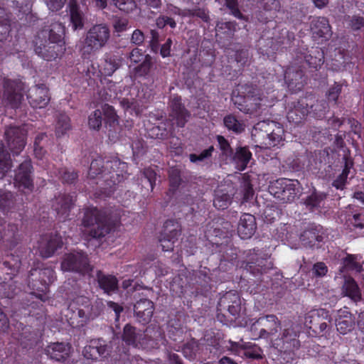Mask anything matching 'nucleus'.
<instances>
[{
	"instance_id": "obj_1",
	"label": "nucleus",
	"mask_w": 364,
	"mask_h": 364,
	"mask_svg": "<svg viewBox=\"0 0 364 364\" xmlns=\"http://www.w3.org/2000/svg\"><path fill=\"white\" fill-rule=\"evenodd\" d=\"M64 27L58 22L46 26L35 37L34 51L36 55L46 60L55 59L63 52L61 42Z\"/></svg>"
},
{
	"instance_id": "obj_2",
	"label": "nucleus",
	"mask_w": 364,
	"mask_h": 364,
	"mask_svg": "<svg viewBox=\"0 0 364 364\" xmlns=\"http://www.w3.org/2000/svg\"><path fill=\"white\" fill-rule=\"evenodd\" d=\"M160 336V332L154 327L149 326L143 331L127 323L123 328L122 339L134 348L149 349L157 346Z\"/></svg>"
},
{
	"instance_id": "obj_3",
	"label": "nucleus",
	"mask_w": 364,
	"mask_h": 364,
	"mask_svg": "<svg viewBox=\"0 0 364 364\" xmlns=\"http://www.w3.org/2000/svg\"><path fill=\"white\" fill-rule=\"evenodd\" d=\"M84 233L92 238H100L105 236L114 228V223L96 208H87L85 210L82 220Z\"/></svg>"
},
{
	"instance_id": "obj_4",
	"label": "nucleus",
	"mask_w": 364,
	"mask_h": 364,
	"mask_svg": "<svg viewBox=\"0 0 364 364\" xmlns=\"http://www.w3.org/2000/svg\"><path fill=\"white\" fill-rule=\"evenodd\" d=\"M110 37V31L105 23L92 26L87 31L80 52L84 58L88 57L105 46Z\"/></svg>"
},
{
	"instance_id": "obj_5",
	"label": "nucleus",
	"mask_w": 364,
	"mask_h": 364,
	"mask_svg": "<svg viewBox=\"0 0 364 364\" xmlns=\"http://www.w3.org/2000/svg\"><path fill=\"white\" fill-rule=\"evenodd\" d=\"M284 130L281 125L273 121H262L256 124L252 136L260 141L265 149L276 146L282 139Z\"/></svg>"
},
{
	"instance_id": "obj_6",
	"label": "nucleus",
	"mask_w": 364,
	"mask_h": 364,
	"mask_svg": "<svg viewBox=\"0 0 364 364\" xmlns=\"http://www.w3.org/2000/svg\"><path fill=\"white\" fill-rule=\"evenodd\" d=\"M245 105L239 103L238 109L246 113L258 114L263 107H268V100L255 85H245L241 87Z\"/></svg>"
},
{
	"instance_id": "obj_7",
	"label": "nucleus",
	"mask_w": 364,
	"mask_h": 364,
	"mask_svg": "<svg viewBox=\"0 0 364 364\" xmlns=\"http://www.w3.org/2000/svg\"><path fill=\"white\" fill-rule=\"evenodd\" d=\"M282 323L274 314H268L258 318L250 326V332L255 339L268 338L277 335Z\"/></svg>"
},
{
	"instance_id": "obj_8",
	"label": "nucleus",
	"mask_w": 364,
	"mask_h": 364,
	"mask_svg": "<svg viewBox=\"0 0 364 364\" xmlns=\"http://www.w3.org/2000/svg\"><path fill=\"white\" fill-rule=\"evenodd\" d=\"M61 269L64 272H73L90 276L92 267L90 264L87 254L83 252H73L65 255L61 262Z\"/></svg>"
},
{
	"instance_id": "obj_9",
	"label": "nucleus",
	"mask_w": 364,
	"mask_h": 364,
	"mask_svg": "<svg viewBox=\"0 0 364 364\" xmlns=\"http://www.w3.org/2000/svg\"><path fill=\"white\" fill-rule=\"evenodd\" d=\"M273 267L274 263L270 256L260 250L253 249L247 252L245 269L253 275L265 273Z\"/></svg>"
},
{
	"instance_id": "obj_10",
	"label": "nucleus",
	"mask_w": 364,
	"mask_h": 364,
	"mask_svg": "<svg viewBox=\"0 0 364 364\" xmlns=\"http://www.w3.org/2000/svg\"><path fill=\"white\" fill-rule=\"evenodd\" d=\"M117 340L106 341L102 338L92 340L82 350L83 356L87 360H97L99 358H106L110 355Z\"/></svg>"
},
{
	"instance_id": "obj_11",
	"label": "nucleus",
	"mask_w": 364,
	"mask_h": 364,
	"mask_svg": "<svg viewBox=\"0 0 364 364\" xmlns=\"http://www.w3.org/2000/svg\"><path fill=\"white\" fill-rule=\"evenodd\" d=\"M269 191L282 203L294 201L297 195L296 184L287 178H279L272 183Z\"/></svg>"
},
{
	"instance_id": "obj_12",
	"label": "nucleus",
	"mask_w": 364,
	"mask_h": 364,
	"mask_svg": "<svg viewBox=\"0 0 364 364\" xmlns=\"http://www.w3.org/2000/svg\"><path fill=\"white\" fill-rule=\"evenodd\" d=\"M26 130L24 127L10 126L4 132L6 146L14 155H18L26 145Z\"/></svg>"
},
{
	"instance_id": "obj_13",
	"label": "nucleus",
	"mask_w": 364,
	"mask_h": 364,
	"mask_svg": "<svg viewBox=\"0 0 364 364\" xmlns=\"http://www.w3.org/2000/svg\"><path fill=\"white\" fill-rule=\"evenodd\" d=\"M170 112L168 119L172 122L171 127L174 124L177 127H183L191 117V113L181 103V98L178 96H173L169 102Z\"/></svg>"
},
{
	"instance_id": "obj_14",
	"label": "nucleus",
	"mask_w": 364,
	"mask_h": 364,
	"mask_svg": "<svg viewBox=\"0 0 364 364\" xmlns=\"http://www.w3.org/2000/svg\"><path fill=\"white\" fill-rule=\"evenodd\" d=\"M181 235L179 224L173 220H168L164 225L162 237L159 240L161 248L164 251H172L175 242Z\"/></svg>"
},
{
	"instance_id": "obj_15",
	"label": "nucleus",
	"mask_w": 364,
	"mask_h": 364,
	"mask_svg": "<svg viewBox=\"0 0 364 364\" xmlns=\"http://www.w3.org/2000/svg\"><path fill=\"white\" fill-rule=\"evenodd\" d=\"M63 242L61 237L55 234H45L38 241V250L42 257H51L55 252L60 248Z\"/></svg>"
},
{
	"instance_id": "obj_16",
	"label": "nucleus",
	"mask_w": 364,
	"mask_h": 364,
	"mask_svg": "<svg viewBox=\"0 0 364 364\" xmlns=\"http://www.w3.org/2000/svg\"><path fill=\"white\" fill-rule=\"evenodd\" d=\"M127 164L121 161L118 159L107 160L105 161V169L107 175L110 176L106 178L105 181L112 188V185H116L124 179V173L127 172Z\"/></svg>"
},
{
	"instance_id": "obj_17",
	"label": "nucleus",
	"mask_w": 364,
	"mask_h": 364,
	"mask_svg": "<svg viewBox=\"0 0 364 364\" xmlns=\"http://www.w3.org/2000/svg\"><path fill=\"white\" fill-rule=\"evenodd\" d=\"M3 98L12 108L17 107L23 98L21 85L16 80L4 78Z\"/></svg>"
},
{
	"instance_id": "obj_18",
	"label": "nucleus",
	"mask_w": 364,
	"mask_h": 364,
	"mask_svg": "<svg viewBox=\"0 0 364 364\" xmlns=\"http://www.w3.org/2000/svg\"><path fill=\"white\" fill-rule=\"evenodd\" d=\"M310 113L309 105L306 99H301L289 105L287 118L289 122L299 124Z\"/></svg>"
},
{
	"instance_id": "obj_19",
	"label": "nucleus",
	"mask_w": 364,
	"mask_h": 364,
	"mask_svg": "<svg viewBox=\"0 0 364 364\" xmlns=\"http://www.w3.org/2000/svg\"><path fill=\"white\" fill-rule=\"evenodd\" d=\"M226 309L232 316H239L242 310V302L239 294L235 291L225 293L218 301V310Z\"/></svg>"
},
{
	"instance_id": "obj_20",
	"label": "nucleus",
	"mask_w": 364,
	"mask_h": 364,
	"mask_svg": "<svg viewBox=\"0 0 364 364\" xmlns=\"http://www.w3.org/2000/svg\"><path fill=\"white\" fill-rule=\"evenodd\" d=\"M32 169L30 159H26L19 165L14 178L19 188L27 189L29 191L33 190Z\"/></svg>"
},
{
	"instance_id": "obj_21",
	"label": "nucleus",
	"mask_w": 364,
	"mask_h": 364,
	"mask_svg": "<svg viewBox=\"0 0 364 364\" xmlns=\"http://www.w3.org/2000/svg\"><path fill=\"white\" fill-rule=\"evenodd\" d=\"M28 98L30 105L33 108H43L50 102V97L48 90L44 85H35L28 90Z\"/></svg>"
},
{
	"instance_id": "obj_22",
	"label": "nucleus",
	"mask_w": 364,
	"mask_h": 364,
	"mask_svg": "<svg viewBox=\"0 0 364 364\" xmlns=\"http://www.w3.org/2000/svg\"><path fill=\"white\" fill-rule=\"evenodd\" d=\"M312 318L310 321L309 328L318 333H325L329 329L328 323L331 322V317L325 309H321L311 312L309 317Z\"/></svg>"
},
{
	"instance_id": "obj_23",
	"label": "nucleus",
	"mask_w": 364,
	"mask_h": 364,
	"mask_svg": "<svg viewBox=\"0 0 364 364\" xmlns=\"http://www.w3.org/2000/svg\"><path fill=\"white\" fill-rule=\"evenodd\" d=\"M325 237L322 226L311 224L301 234L300 240L303 245L311 247L315 245L316 242L323 241Z\"/></svg>"
},
{
	"instance_id": "obj_24",
	"label": "nucleus",
	"mask_w": 364,
	"mask_h": 364,
	"mask_svg": "<svg viewBox=\"0 0 364 364\" xmlns=\"http://www.w3.org/2000/svg\"><path fill=\"white\" fill-rule=\"evenodd\" d=\"M154 310V303L147 299H140L134 306V312L136 320L144 324L151 321Z\"/></svg>"
},
{
	"instance_id": "obj_25",
	"label": "nucleus",
	"mask_w": 364,
	"mask_h": 364,
	"mask_svg": "<svg viewBox=\"0 0 364 364\" xmlns=\"http://www.w3.org/2000/svg\"><path fill=\"white\" fill-rule=\"evenodd\" d=\"M298 333L295 330L294 323L291 321L284 325L280 341H282L285 350L298 349L300 343L297 339Z\"/></svg>"
},
{
	"instance_id": "obj_26",
	"label": "nucleus",
	"mask_w": 364,
	"mask_h": 364,
	"mask_svg": "<svg viewBox=\"0 0 364 364\" xmlns=\"http://www.w3.org/2000/svg\"><path fill=\"white\" fill-rule=\"evenodd\" d=\"M75 194L66 195L60 194L55 197L53 207L56 211L58 215L63 220H65L69 216V212L75 201Z\"/></svg>"
},
{
	"instance_id": "obj_27",
	"label": "nucleus",
	"mask_w": 364,
	"mask_h": 364,
	"mask_svg": "<svg viewBox=\"0 0 364 364\" xmlns=\"http://www.w3.org/2000/svg\"><path fill=\"white\" fill-rule=\"evenodd\" d=\"M284 80L289 89L293 92L301 90L304 84L303 71L296 67H290L286 70Z\"/></svg>"
},
{
	"instance_id": "obj_28",
	"label": "nucleus",
	"mask_w": 364,
	"mask_h": 364,
	"mask_svg": "<svg viewBox=\"0 0 364 364\" xmlns=\"http://www.w3.org/2000/svg\"><path fill=\"white\" fill-rule=\"evenodd\" d=\"M257 224L254 215L248 213L242 215L237 226V232L242 239L250 238L255 232Z\"/></svg>"
},
{
	"instance_id": "obj_29",
	"label": "nucleus",
	"mask_w": 364,
	"mask_h": 364,
	"mask_svg": "<svg viewBox=\"0 0 364 364\" xmlns=\"http://www.w3.org/2000/svg\"><path fill=\"white\" fill-rule=\"evenodd\" d=\"M355 325V318L346 308L338 311V317L336 319L337 331L343 335L350 332Z\"/></svg>"
},
{
	"instance_id": "obj_30",
	"label": "nucleus",
	"mask_w": 364,
	"mask_h": 364,
	"mask_svg": "<svg viewBox=\"0 0 364 364\" xmlns=\"http://www.w3.org/2000/svg\"><path fill=\"white\" fill-rule=\"evenodd\" d=\"M311 31L314 38L328 39L332 34L328 19L325 17H317L311 22Z\"/></svg>"
},
{
	"instance_id": "obj_31",
	"label": "nucleus",
	"mask_w": 364,
	"mask_h": 364,
	"mask_svg": "<svg viewBox=\"0 0 364 364\" xmlns=\"http://www.w3.org/2000/svg\"><path fill=\"white\" fill-rule=\"evenodd\" d=\"M45 351L50 359L61 362L69 357L70 348L64 343L56 342L48 345Z\"/></svg>"
},
{
	"instance_id": "obj_32",
	"label": "nucleus",
	"mask_w": 364,
	"mask_h": 364,
	"mask_svg": "<svg viewBox=\"0 0 364 364\" xmlns=\"http://www.w3.org/2000/svg\"><path fill=\"white\" fill-rule=\"evenodd\" d=\"M97 280L100 289L107 294L115 292L118 289V280L113 275L105 274L101 271H97Z\"/></svg>"
},
{
	"instance_id": "obj_33",
	"label": "nucleus",
	"mask_w": 364,
	"mask_h": 364,
	"mask_svg": "<svg viewBox=\"0 0 364 364\" xmlns=\"http://www.w3.org/2000/svg\"><path fill=\"white\" fill-rule=\"evenodd\" d=\"M252 156L251 152L246 147H237L235 151L232 152V156L228 160L234 163L237 169L243 171L247 167L248 162Z\"/></svg>"
},
{
	"instance_id": "obj_34",
	"label": "nucleus",
	"mask_w": 364,
	"mask_h": 364,
	"mask_svg": "<svg viewBox=\"0 0 364 364\" xmlns=\"http://www.w3.org/2000/svg\"><path fill=\"white\" fill-rule=\"evenodd\" d=\"M68 7L70 12V23L74 30L82 29L84 26V14L80 10L77 0H70Z\"/></svg>"
},
{
	"instance_id": "obj_35",
	"label": "nucleus",
	"mask_w": 364,
	"mask_h": 364,
	"mask_svg": "<svg viewBox=\"0 0 364 364\" xmlns=\"http://www.w3.org/2000/svg\"><path fill=\"white\" fill-rule=\"evenodd\" d=\"M38 279L42 284L48 285L55 279V272L50 267L33 269L30 271L29 283Z\"/></svg>"
},
{
	"instance_id": "obj_36",
	"label": "nucleus",
	"mask_w": 364,
	"mask_h": 364,
	"mask_svg": "<svg viewBox=\"0 0 364 364\" xmlns=\"http://www.w3.org/2000/svg\"><path fill=\"white\" fill-rule=\"evenodd\" d=\"M342 291L345 296H348L355 302L361 299L360 289L355 281L351 277L345 279Z\"/></svg>"
},
{
	"instance_id": "obj_37",
	"label": "nucleus",
	"mask_w": 364,
	"mask_h": 364,
	"mask_svg": "<svg viewBox=\"0 0 364 364\" xmlns=\"http://www.w3.org/2000/svg\"><path fill=\"white\" fill-rule=\"evenodd\" d=\"M326 198V193L322 192H317L315 191L311 195L306 197L304 201V204L311 211L318 210L322 206H323Z\"/></svg>"
},
{
	"instance_id": "obj_38",
	"label": "nucleus",
	"mask_w": 364,
	"mask_h": 364,
	"mask_svg": "<svg viewBox=\"0 0 364 364\" xmlns=\"http://www.w3.org/2000/svg\"><path fill=\"white\" fill-rule=\"evenodd\" d=\"M71 125L70 123V118L65 114H59L57 117L55 124V135L57 137H61L66 134L67 132L70 131Z\"/></svg>"
},
{
	"instance_id": "obj_39",
	"label": "nucleus",
	"mask_w": 364,
	"mask_h": 364,
	"mask_svg": "<svg viewBox=\"0 0 364 364\" xmlns=\"http://www.w3.org/2000/svg\"><path fill=\"white\" fill-rule=\"evenodd\" d=\"M223 122L228 129L232 130L236 134L241 133L245 129L243 123L239 121L235 116L232 114H229L225 117Z\"/></svg>"
},
{
	"instance_id": "obj_40",
	"label": "nucleus",
	"mask_w": 364,
	"mask_h": 364,
	"mask_svg": "<svg viewBox=\"0 0 364 364\" xmlns=\"http://www.w3.org/2000/svg\"><path fill=\"white\" fill-rule=\"evenodd\" d=\"M89 176L91 178H95L99 174H102L105 179L106 177L105 161L102 159H97L91 162Z\"/></svg>"
},
{
	"instance_id": "obj_41",
	"label": "nucleus",
	"mask_w": 364,
	"mask_h": 364,
	"mask_svg": "<svg viewBox=\"0 0 364 364\" xmlns=\"http://www.w3.org/2000/svg\"><path fill=\"white\" fill-rule=\"evenodd\" d=\"M11 167L10 154L5 149V145L0 144V172L6 173Z\"/></svg>"
},
{
	"instance_id": "obj_42",
	"label": "nucleus",
	"mask_w": 364,
	"mask_h": 364,
	"mask_svg": "<svg viewBox=\"0 0 364 364\" xmlns=\"http://www.w3.org/2000/svg\"><path fill=\"white\" fill-rule=\"evenodd\" d=\"M102 114L105 116V123L112 126L118 123V116L112 106L105 104L102 106Z\"/></svg>"
},
{
	"instance_id": "obj_43",
	"label": "nucleus",
	"mask_w": 364,
	"mask_h": 364,
	"mask_svg": "<svg viewBox=\"0 0 364 364\" xmlns=\"http://www.w3.org/2000/svg\"><path fill=\"white\" fill-rule=\"evenodd\" d=\"M231 200L232 198L230 194L218 191L213 200V204L215 208L224 210L231 203Z\"/></svg>"
},
{
	"instance_id": "obj_44",
	"label": "nucleus",
	"mask_w": 364,
	"mask_h": 364,
	"mask_svg": "<svg viewBox=\"0 0 364 364\" xmlns=\"http://www.w3.org/2000/svg\"><path fill=\"white\" fill-rule=\"evenodd\" d=\"M122 63V58L118 56H112L105 61V72L106 75H111L115 70L119 68Z\"/></svg>"
},
{
	"instance_id": "obj_45",
	"label": "nucleus",
	"mask_w": 364,
	"mask_h": 364,
	"mask_svg": "<svg viewBox=\"0 0 364 364\" xmlns=\"http://www.w3.org/2000/svg\"><path fill=\"white\" fill-rule=\"evenodd\" d=\"M311 113L316 118L323 117L328 110V106L327 102L323 100H317L315 103L310 105Z\"/></svg>"
},
{
	"instance_id": "obj_46",
	"label": "nucleus",
	"mask_w": 364,
	"mask_h": 364,
	"mask_svg": "<svg viewBox=\"0 0 364 364\" xmlns=\"http://www.w3.org/2000/svg\"><path fill=\"white\" fill-rule=\"evenodd\" d=\"M14 206L13 195L11 192L0 191V209L9 211Z\"/></svg>"
},
{
	"instance_id": "obj_47",
	"label": "nucleus",
	"mask_w": 364,
	"mask_h": 364,
	"mask_svg": "<svg viewBox=\"0 0 364 364\" xmlns=\"http://www.w3.org/2000/svg\"><path fill=\"white\" fill-rule=\"evenodd\" d=\"M168 179L171 188L173 191L176 190L182 181L181 171L176 168H170L168 171Z\"/></svg>"
},
{
	"instance_id": "obj_48",
	"label": "nucleus",
	"mask_w": 364,
	"mask_h": 364,
	"mask_svg": "<svg viewBox=\"0 0 364 364\" xmlns=\"http://www.w3.org/2000/svg\"><path fill=\"white\" fill-rule=\"evenodd\" d=\"M59 178L63 183L72 184L77 180L78 175L74 170L62 168L59 170Z\"/></svg>"
},
{
	"instance_id": "obj_49",
	"label": "nucleus",
	"mask_w": 364,
	"mask_h": 364,
	"mask_svg": "<svg viewBox=\"0 0 364 364\" xmlns=\"http://www.w3.org/2000/svg\"><path fill=\"white\" fill-rule=\"evenodd\" d=\"M102 124V112L96 109L92 112L88 118V124L90 129L99 130Z\"/></svg>"
},
{
	"instance_id": "obj_50",
	"label": "nucleus",
	"mask_w": 364,
	"mask_h": 364,
	"mask_svg": "<svg viewBox=\"0 0 364 364\" xmlns=\"http://www.w3.org/2000/svg\"><path fill=\"white\" fill-rule=\"evenodd\" d=\"M242 347L247 349L245 355L253 359H260L262 358V351L261 348L250 343H245Z\"/></svg>"
},
{
	"instance_id": "obj_51",
	"label": "nucleus",
	"mask_w": 364,
	"mask_h": 364,
	"mask_svg": "<svg viewBox=\"0 0 364 364\" xmlns=\"http://www.w3.org/2000/svg\"><path fill=\"white\" fill-rule=\"evenodd\" d=\"M151 66V57L149 55H146L142 63L135 68L136 73L139 76H146L149 73Z\"/></svg>"
},
{
	"instance_id": "obj_52",
	"label": "nucleus",
	"mask_w": 364,
	"mask_h": 364,
	"mask_svg": "<svg viewBox=\"0 0 364 364\" xmlns=\"http://www.w3.org/2000/svg\"><path fill=\"white\" fill-rule=\"evenodd\" d=\"M114 4L121 11L127 13L133 11L136 8L134 0H112Z\"/></svg>"
},
{
	"instance_id": "obj_53",
	"label": "nucleus",
	"mask_w": 364,
	"mask_h": 364,
	"mask_svg": "<svg viewBox=\"0 0 364 364\" xmlns=\"http://www.w3.org/2000/svg\"><path fill=\"white\" fill-rule=\"evenodd\" d=\"M198 350V344L197 341L195 340H192L184 345L183 348V353L185 355V357L189 359H192L195 356Z\"/></svg>"
},
{
	"instance_id": "obj_54",
	"label": "nucleus",
	"mask_w": 364,
	"mask_h": 364,
	"mask_svg": "<svg viewBox=\"0 0 364 364\" xmlns=\"http://www.w3.org/2000/svg\"><path fill=\"white\" fill-rule=\"evenodd\" d=\"M354 255H349L343 259V266L348 270H355L358 272L362 269L361 265L355 261Z\"/></svg>"
},
{
	"instance_id": "obj_55",
	"label": "nucleus",
	"mask_w": 364,
	"mask_h": 364,
	"mask_svg": "<svg viewBox=\"0 0 364 364\" xmlns=\"http://www.w3.org/2000/svg\"><path fill=\"white\" fill-rule=\"evenodd\" d=\"M218 142L219 144V146L220 150L222 151V153L224 156H226V159L228 160L230 156H232V154L233 152L232 149L230 147V144L228 141L225 139L223 136H217Z\"/></svg>"
},
{
	"instance_id": "obj_56",
	"label": "nucleus",
	"mask_w": 364,
	"mask_h": 364,
	"mask_svg": "<svg viewBox=\"0 0 364 364\" xmlns=\"http://www.w3.org/2000/svg\"><path fill=\"white\" fill-rule=\"evenodd\" d=\"M82 300L86 304L85 307L87 308L89 314V318L92 320L97 317L100 314V309L98 304H91L87 298H82Z\"/></svg>"
},
{
	"instance_id": "obj_57",
	"label": "nucleus",
	"mask_w": 364,
	"mask_h": 364,
	"mask_svg": "<svg viewBox=\"0 0 364 364\" xmlns=\"http://www.w3.org/2000/svg\"><path fill=\"white\" fill-rule=\"evenodd\" d=\"M346 21L348 26L355 31L360 29L364 26V18L361 16H348Z\"/></svg>"
},
{
	"instance_id": "obj_58",
	"label": "nucleus",
	"mask_w": 364,
	"mask_h": 364,
	"mask_svg": "<svg viewBox=\"0 0 364 364\" xmlns=\"http://www.w3.org/2000/svg\"><path fill=\"white\" fill-rule=\"evenodd\" d=\"M226 6L230 10L231 14L239 19H244L245 16L240 11L237 5V0H225Z\"/></svg>"
},
{
	"instance_id": "obj_59",
	"label": "nucleus",
	"mask_w": 364,
	"mask_h": 364,
	"mask_svg": "<svg viewBox=\"0 0 364 364\" xmlns=\"http://www.w3.org/2000/svg\"><path fill=\"white\" fill-rule=\"evenodd\" d=\"M151 137L155 138H164L167 135V128L166 127V124L164 123H161V125L154 127L151 129Z\"/></svg>"
},
{
	"instance_id": "obj_60",
	"label": "nucleus",
	"mask_w": 364,
	"mask_h": 364,
	"mask_svg": "<svg viewBox=\"0 0 364 364\" xmlns=\"http://www.w3.org/2000/svg\"><path fill=\"white\" fill-rule=\"evenodd\" d=\"M213 151V147L210 146L207 149L203 150L200 154H192L190 155V160L191 162H197V161H202L205 159H207L210 157L212 154V152Z\"/></svg>"
},
{
	"instance_id": "obj_61",
	"label": "nucleus",
	"mask_w": 364,
	"mask_h": 364,
	"mask_svg": "<svg viewBox=\"0 0 364 364\" xmlns=\"http://www.w3.org/2000/svg\"><path fill=\"white\" fill-rule=\"evenodd\" d=\"M4 265L12 270V273L18 272L20 269L21 261L14 256H11L10 258L4 262Z\"/></svg>"
},
{
	"instance_id": "obj_62",
	"label": "nucleus",
	"mask_w": 364,
	"mask_h": 364,
	"mask_svg": "<svg viewBox=\"0 0 364 364\" xmlns=\"http://www.w3.org/2000/svg\"><path fill=\"white\" fill-rule=\"evenodd\" d=\"M128 20L126 18H115L113 23L114 31L118 33L126 31L128 28Z\"/></svg>"
},
{
	"instance_id": "obj_63",
	"label": "nucleus",
	"mask_w": 364,
	"mask_h": 364,
	"mask_svg": "<svg viewBox=\"0 0 364 364\" xmlns=\"http://www.w3.org/2000/svg\"><path fill=\"white\" fill-rule=\"evenodd\" d=\"M348 176L346 171H342L341 174L333 181L332 186L336 189L343 190L346 186Z\"/></svg>"
},
{
	"instance_id": "obj_64",
	"label": "nucleus",
	"mask_w": 364,
	"mask_h": 364,
	"mask_svg": "<svg viewBox=\"0 0 364 364\" xmlns=\"http://www.w3.org/2000/svg\"><path fill=\"white\" fill-rule=\"evenodd\" d=\"M328 268L323 262L316 263L312 268V273L316 277H323L327 273Z\"/></svg>"
}]
</instances>
